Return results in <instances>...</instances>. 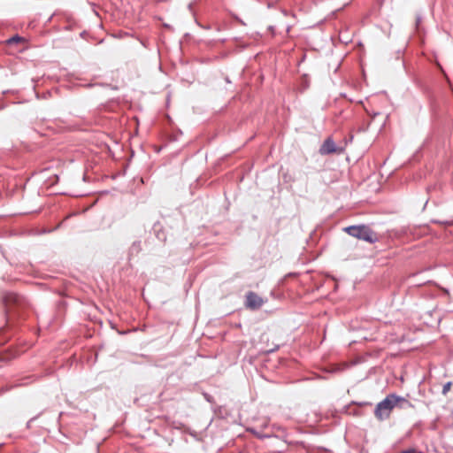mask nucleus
<instances>
[{"mask_svg":"<svg viewBox=\"0 0 453 453\" xmlns=\"http://www.w3.org/2000/svg\"><path fill=\"white\" fill-rule=\"evenodd\" d=\"M403 403H408L405 398L395 394L388 395L384 400L377 403L374 416L380 421L388 419L393 409L396 406L403 407Z\"/></svg>","mask_w":453,"mask_h":453,"instance_id":"1","label":"nucleus"},{"mask_svg":"<svg viewBox=\"0 0 453 453\" xmlns=\"http://www.w3.org/2000/svg\"><path fill=\"white\" fill-rule=\"evenodd\" d=\"M344 231L349 235L369 243H374L378 241L377 234L367 226H349L344 228Z\"/></svg>","mask_w":453,"mask_h":453,"instance_id":"2","label":"nucleus"},{"mask_svg":"<svg viewBox=\"0 0 453 453\" xmlns=\"http://www.w3.org/2000/svg\"><path fill=\"white\" fill-rule=\"evenodd\" d=\"M264 303L263 298L254 292H249L246 295V306L251 310L259 309Z\"/></svg>","mask_w":453,"mask_h":453,"instance_id":"3","label":"nucleus"},{"mask_svg":"<svg viewBox=\"0 0 453 453\" xmlns=\"http://www.w3.org/2000/svg\"><path fill=\"white\" fill-rule=\"evenodd\" d=\"M319 152L322 155L331 154L336 152V146L334 141L327 138L319 149Z\"/></svg>","mask_w":453,"mask_h":453,"instance_id":"4","label":"nucleus"},{"mask_svg":"<svg viewBox=\"0 0 453 453\" xmlns=\"http://www.w3.org/2000/svg\"><path fill=\"white\" fill-rule=\"evenodd\" d=\"M451 386H452V383L451 382H447L443 388H442V395H446L447 393L450 390L451 388Z\"/></svg>","mask_w":453,"mask_h":453,"instance_id":"5","label":"nucleus"},{"mask_svg":"<svg viewBox=\"0 0 453 453\" xmlns=\"http://www.w3.org/2000/svg\"><path fill=\"white\" fill-rule=\"evenodd\" d=\"M20 41H23V38L16 35V36H13V37L10 38L8 40V43L12 44V43H15V42H19Z\"/></svg>","mask_w":453,"mask_h":453,"instance_id":"6","label":"nucleus"},{"mask_svg":"<svg viewBox=\"0 0 453 453\" xmlns=\"http://www.w3.org/2000/svg\"><path fill=\"white\" fill-rule=\"evenodd\" d=\"M401 453H418L416 450H413V449H410V450H405V451H403Z\"/></svg>","mask_w":453,"mask_h":453,"instance_id":"7","label":"nucleus"}]
</instances>
